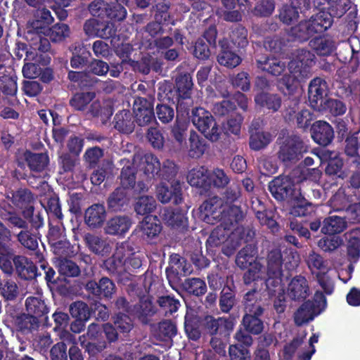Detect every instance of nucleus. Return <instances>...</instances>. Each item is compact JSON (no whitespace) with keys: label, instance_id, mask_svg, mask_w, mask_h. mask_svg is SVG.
Masks as SVG:
<instances>
[{"label":"nucleus","instance_id":"obj_1","mask_svg":"<svg viewBox=\"0 0 360 360\" xmlns=\"http://www.w3.org/2000/svg\"><path fill=\"white\" fill-rule=\"evenodd\" d=\"M276 143L277 158L285 166L296 164L309 151L308 141L298 133H288L283 137L279 136Z\"/></svg>","mask_w":360,"mask_h":360},{"label":"nucleus","instance_id":"obj_2","mask_svg":"<svg viewBox=\"0 0 360 360\" xmlns=\"http://www.w3.org/2000/svg\"><path fill=\"white\" fill-rule=\"evenodd\" d=\"M244 314L240 326L253 335H259L264 330L262 316L264 308L261 303L259 292L256 289L248 291L243 296Z\"/></svg>","mask_w":360,"mask_h":360},{"label":"nucleus","instance_id":"obj_3","mask_svg":"<svg viewBox=\"0 0 360 360\" xmlns=\"http://www.w3.org/2000/svg\"><path fill=\"white\" fill-rule=\"evenodd\" d=\"M190 117L193 125L205 139L212 142L219 139L221 130L211 112L203 108L195 107L192 109Z\"/></svg>","mask_w":360,"mask_h":360},{"label":"nucleus","instance_id":"obj_4","mask_svg":"<svg viewBox=\"0 0 360 360\" xmlns=\"http://www.w3.org/2000/svg\"><path fill=\"white\" fill-rule=\"evenodd\" d=\"M283 254L280 249L274 248L270 250L266 257V276L265 281L269 295H273L280 288L283 281Z\"/></svg>","mask_w":360,"mask_h":360},{"label":"nucleus","instance_id":"obj_5","mask_svg":"<svg viewBox=\"0 0 360 360\" xmlns=\"http://www.w3.org/2000/svg\"><path fill=\"white\" fill-rule=\"evenodd\" d=\"M268 188L272 197L278 202H290L296 195H300V188H297L294 179L290 176L279 175L269 182Z\"/></svg>","mask_w":360,"mask_h":360},{"label":"nucleus","instance_id":"obj_6","mask_svg":"<svg viewBox=\"0 0 360 360\" xmlns=\"http://www.w3.org/2000/svg\"><path fill=\"white\" fill-rule=\"evenodd\" d=\"M236 325L233 317H218L215 318L212 315L205 316L201 321V326L204 332L211 336L224 337L228 339L233 332Z\"/></svg>","mask_w":360,"mask_h":360},{"label":"nucleus","instance_id":"obj_7","mask_svg":"<svg viewBox=\"0 0 360 360\" xmlns=\"http://www.w3.org/2000/svg\"><path fill=\"white\" fill-rule=\"evenodd\" d=\"M321 304L323 307L326 305V298L323 292H316L314 295V301L309 300L304 302L294 313L295 324L297 326H302L312 321L323 310L320 308Z\"/></svg>","mask_w":360,"mask_h":360},{"label":"nucleus","instance_id":"obj_8","mask_svg":"<svg viewBox=\"0 0 360 360\" xmlns=\"http://www.w3.org/2000/svg\"><path fill=\"white\" fill-rule=\"evenodd\" d=\"M315 56L307 49H298L295 57L289 62L288 69L300 82H304L311 76V67L315 63Z\"/></svg>","mask_w":360,"mask_h":360},{"label":"nucleus","instance_id":"obj_9","mask_svg":"<svg viewBox=\"0 0 360 360\" xmlns=\"http://www.w3.org/2000/svg\"><path fill=\"white\" fill-rule=\"evenodd\" d=\"M193 271L191 264L179 254L173 253L169 257V266L166 268L165 273L170 285L178 284L181 277L186 276Z\"/></svg>","mask_w":360,"mask_h":360},{"label":"nucleus","instance_id":"obj_10","mask_svg":"<svg viewBox=\"0 0 360 360\" xmlns=\"http://www.w3.org/2000/svg\"><path fill=\"white\" fill-rule=\"evenodd\" d=\"M328 86L326 80L316 77L312 79L308 86V101L315 110L322 111L323 105L327 99Z\"/></svg>","mask_w":360,"mask_h":360},{"label":"nucleus","instance_id":"obj_11","mask_svg":"<svg viewBox=\"0 0 360 360\" xmlns=\"http://www.w3.org/2000/svg\"><path fill=\"white\" fill-rule=\"evenodd\" d=\"M136 123L140 127L148 125L155 121V115L152 101L143 97H136L133 105Z\"/></svg>","mask_w":360,"mask_h":360},{"label":"nucleus","instance_id":"obj_12","mask_svg":"<svg viewBox=\"0 0 360 360\" xmlns=\"http://www.w3.org/2000/svg\"><path fill=\"white\" fill-rule=\"evenodd\" d=\"M120 186L117 188H123L129 193L133 191L134 194H140L147 192L148 188L143 181L136 182V169L133 166H124L122 167L119 176Z\"/></svg>","mask_w":360,"mask_h":360},{"label":"nucleus","instance_id":"obj_13","mask_svg":"<svg viewBox=\"0 0 360 360\" xmlns=\"http://www.w3.org/2000/svg\"><path fill=\"white\" fill-rule=\"evenodd\" d=\"M84 288L93 298L98 300L103 298L111 299L116 292V286L114 282L105 276L99 279L98 282L94 280L87 281Z\"/></svg>","mask_w":360,"mask_h":360},{"label":"nucleus","instance_id":"obj_14","mask_svg":"<svg viewBox=\"0 0 360 360\" xmlns=\"http://www.w3.org/2000/svg\"><path fill=\"white\" fill-rule=\"evenodd\" d=\"M11 202L21 210L23 217H32L35 198L32 192L27 188H20L12 192Z\"/></svg>","mask_w":360,"mask_h":360},{"label":"nucleus","instance_id":"obj_15","mask_svg":"<svg viewBox=\"0 0 360 360\" xmlns=\"http://www.w3.org/2000/svg\"><path fill=\"white\" fill-rule=\"evenodd\" d=\"M157 197L162 203L170 202L174 205L181 203L183 198L180 181L174 180L169 184L162 183L157 188Z\"/></svg>","mask_w":360,"mask_h":360},{"label":"nucleus","instance_id":"obj_16","mask_svg":"<svg viewBox=\"0 0 360 360\" xmlns=\"http://www.w3.org/2000/svg\"><path fill=\"white\" fill-rule=\"evenodd\" d=\"M131 313L143 325H148L151 318L158 313V308L150 296H143L131 309Z\"/></svg>","mask_w":360,"mask_h":360},{"label":"nucleus","instance_id":"obj_17","mask_svg":"<svg viewBox=\"0 0 360 360\" xmlns=\"http://www.w3.org/2000/svg\"><path fill=\"white\" fill-rule=\"evenodd\" d=\"M13 263L16 275L22 280L31 281L41 276V273L38 272L37 265L25 256H14Z\"/></svg>","mask_w":360,"mask_h":360},{"label":"nucleus","instance_id":"obj_18","mask_svg":"<svg viewBox=\"0 0 360 360\" xmlns=\"http://www.w3.org/2000/svg\"><path fill=\"white\" fill-rule=\"evenodd\" d=\"M163 221L174 229L184 231L188 229L186 213L179 208L166 207L160 214Z\"/></svg>","mask_w":360,"mask_h":360},{"label":"nucleus","instance_id":"obj_19","mask_svg":"<svg viewBox=\"0 0 360 360\" xmlns=\"http://www.w3.org/2000/svg\"><path fill=\"white\" fill-rule=\"evenodd\" d=\"M310 132L313 141L321 146H328L334 139L333 128L326 121L318 120L314 122Z\"/></svg>","mask_w":360,"mask_h":360},{"label":"nucleus","instance_id":"obj_20","mask_svg":"<svg viewBox=\"0 0 360 360\" xmlns=\"http://www.w3.org/2000/svg\"><path fill=\"white\" fill-rule=\"evenodd\" d=\"M331 4L332 6L328 5V7L323 6V5L318 6L321 11L316 15H312L311 18L307 20L314 34L323 33L332 26L333 22L332 15L328 12L322 11L333 7V1H331ZM314 6L317 7L316 5L314 4Z\"/></svg>","mask_w":360,"mask_h":360},{"label":"nucleus","instance_id":"obj_21","mask_svg":"<svg viewBox=\"0 0 360 360\" xmlns=\"http://www.w3.org/2000/svg\"><path fill=\"white\" fill-rule=\"evenodd\" d=\"M219 46L220 50L217 56V61L221 65L233 68L240 65L242 60L241 58L232 50L228 39H220Z\"/></svg>","mask_w":360,"mask_h":360},{"label":"nucleus","instance_id":"obj_22","mask_svg":"<svg viewBox=\"0 0 360 360\" xmlns=\"http://www.w3.org/2000/svg\"><path fill=\"white\" fill-rule=\"evenodd\" d=\"M129 63L135 71L143 75L149 74L151 70L155 72H160L164 65L162 59L149 53L143 56L139 60H129Z\"/></svg>","mask_w":360,"mask_h":360},{"label":"nucleus","instance_id":"obj_23","mask_svg":"<svg viewBox=\"0 0 360 360\" xmlns=\"http://www.w3.org/2000/svg\"><path fill=\"white\" fill-rule=\"evenodd\" d=\"M309 294V286L304 276L299 275L292 278L287 288V295L291 300L303 301Z\"/></svg>","mask_w":360,"mask_h":360},{"label":"nucleus","instance_id":"obj_24","mask_svg":"<svg viewBox=\"0 0 360 360\" xmlns=\"http://www.w3.org/2000/svg\"><path fill=\"white\" fill-rule=\"evenodd\" d=\"M130 202L129 193L122 188H116L106 200L109 212H119L127 210Z\"/></svg>","mask_w":360,"mask_h":360},{"label":"nucleus","instance_id":"obj_25","mask_svg":"<svg viewBox=\"0 0 360 360\" xmlns=\"http://www.w3.org/2000/svg\"><path fill=\"white\" fill-rule=\"evenodd\" d=\"M222 210L221 204L216 197L206 200L200 206V214L203 220L211 224L219 221Z\"/></svg>","mask_w":360,"mask_h":360},{"label":"nucleus","instance_id":"obj_26","mask_svg":"<svg viewBox=\"0 0 360 360\" xmlns=\"http://www.w3.org/2000/svg\"><path fill=\"white\" fill-rule=\"evenodd\" d=\"M85 245L93 253L98 256H106L111 251V246L107 240L101 236L86 233L83 236Z\"/></svg>","mask_w":360,"mask_h":360},{"label":"nucleus","instance_id":"obj_27","mask_svg":"<svg viewBox=\"0 0 360 360\" xmlns=\"http://www.w3.org/2000/svg\"><path fill=\"white\" fill-rule=\"evenodd\" d=\"M153 44L166 61L174 63L179 60V51L176 48H171L174 45V39L170 36L154 40Z\"/></svg>","mask_w":360,"mask_h":360},{"label":"nucleus","instance_id":"obj_28","mask_svg":"<svg viewBox=\"0 0 360 360\" xmlns=\"http://www.w3.org/2000/svg\"><path fill=\"white\" fill-rule=\"evenodd\" d=\"M134 113L129 110H119L114 116L112 124L114 128L123 134H130L135 129Z\"/></svg>","mask_w":360,"mask_h":360},{"label":"nucleus","instance_id":"obj_29","mask_svg":"<svg viewBox=\"0 0 360 360\" xmlns=\"http://www.w3.org/2000/svg\"><path fill=\"white\" fill-rule=\"evenodd\" d=\"M132 225L131 218L127 215H118L110 218L106 223L105 233L112 236H123Z\"/></svg>","mask_w":360,"mask_h":360},{"label":"nucleus","instance_id":"obj_30","mask_svg":"<svg viewBox=\"0 0 360 360\" xmlns=\"http://www.w3.org/2000/svg\"><path fill=\"white\" fill-rule=\"evenodd\" d=\"M106 218V210L103 204L94 203L84 212V222L91 229L102 226Z\"/></svg>","mask_w":360,"mask_h":360},{"label":"nucleus","instance_id":"obj_31","mask_svg":"<svg viewBox=\"0 0 360 360\" xmlns=\"http://www.w3.org/2000/svg\"><path fill=\"white\" fill-rule=\"evenodd\" d=\"M289 203L291 204L289 213L295 217L310 216L316 210L315 205L307 200L301 191L300 195H296V197Z\"/></svg>","mask_w":360,"mask_h":360},{"label":"nucleus","instance_id":"obj_32","mask_svg":"<svg viewBox=\"0 0 360 360\" xmlns=\"http://www.w3.org/2000/svg\"><path fill=\"white\" fill-rule=\"evenodd\" d=\"M188 184L207 191L211 188V180L208 170L203 166H198L191 169L187 175Z\"/></svg>","mask_w":360,"mask_h":360},{"label":"nucleus","instance_id":"obj_33","mask_svg":"<svg viewBox=\"0 0 360 360\" xmlns=\"http://www.w3.org/2000/svg\"><path fill=\"white\" fill-rule=\"evenodd\" d=\"M256 63L257 68L275 77L281 75L286 68L285 63L275 57L262 56Z\"/></svg>","mask_w":360,"mask_h":360},{"label":"nucleus","instance_id":"obj_34","mask_svg":"<svg viewBox=\"0 0 360 360\" xmlns=\"http://www.w3.org/2000/svg\"><path fill=\"white\" fill-rule=\"evenodd\" d=\"M24 159L32 172H41L49 164L47 153H34L26 150L23 153Z\"/></svg>","mask_w":360,"mask_h":360},{"label":"nucleus","instance_id":"obj_35","mask_svg":"<svg viewBox=\"0 0 360 360\" xmlns=\"http://www.w3.org/2000/svg\"><path fill=\"white\" fill-rule=\"evenodd\" d=\"M258 253L255 243H249L243 247L236 255V264L241 269H245L257 263L256 261Z\"/></svg>","mask_w":360,"mask_h":360},{"label":"nucleus","instance_id":"obj_36","mask_svg":"<svg viewBox=\"0 0 360 360\" xmlns=\"http://www.w3.org/2000/svg\"><path fill=\"white\" fill-rule=\"evenodd\" d=\"M309 45L319 56H330L336 49V43L332 37H316L309 41Z\"/></svg>","mask_w":360,"mask_h":360},{"label":"nucleus","instance_id":"obj_37","mask_svg":"<svg viewBox=\"0 0 360 360\" xmlns=\"http://www.w3.org/2000/svg\"><path fill=\"white\" fill-rule=\"evenodd\" d=\"M208 146L205 139L195 131L191 130L190 131L188 147V155L190 158L194 159L201 158L208 148Z\"/></svg>","mask_w":360,"mask_h":360},{"label":"nucleus","instance_id":"obj_38","mask_svg":"<svg viewBox=\"0 0 360 360\" xmlns=\"http://www.w3.org/2000/svg\"><path fill=\"white\" fill-rule=\"evenodd\" d=\"M142 237L146 240L157 238L162 231V226L156 216H146L140 225Z\"/></svg>","mask_w":360,"mask_h":360},{"label":"nucleus","instance_id":"obj_39","mask_svg":"<svg viewBox=\"0 0 360 360\" xmlns=\"http://www.w3.org/2000/svg\"><path fill=\"white\" fill-rule=\"evenodd\" d=\"M174 85L179 97L184 100L191 98L193 82L191 73L179 72L174 79Z\"/></svg>","mask_w":360,"mask_h":360},{"label":"nucleus","instance_id":"obj_40","mask_svg":"<svg viewBox=\"0 0 360 360\" xmlns=\"http://www.w3.org/2000/svg\"><path fill=\"white\" fill-rule=\"evenodd\" d=\"M39 320L37 316L27 314H20L14 319V324L17 330L22 334H28L34 330H38L39 327Z\"/></svg>","mask_w":360,"mask_h":360},{"label":"nucleus","instance_id":"obj_41","mask_svg":"<svg viewBox=\"0 0 360 360\" xmlns=\"http://www.w3.org/2000/svg\"><path fill=\"white\" fill-rule=\"evenodd\" d=\"M255 102L257 105L276 112L280 109L282 100L278 94L261 92L255 96Z\"/></svg>","mask_w":360,"mask_h":360},{"label":"nucleus","instance_id":"obj_42","mask_svg":"<svg viewBox=\"0 0 360 360\" xmlns=\"http://www.w3.org/2000/svg\"><path fill=\"white\" fill-rule=\"evenodd\" d=\"M156 303L159 307L158 308V313L166 317L173 315L181 307L179 300L172 295L158 297Z\"/></svg>","mask_w":360,"mask_h":360},{"label":"nucleus","instance_id":"obj_43","mask_svg":"<svg viewBox=\"0 0 360 360\" xmlns=\"http://www.w3.org/2000/svg\"><path fill=\"white\" fill-rule=\"evenodd\" d=\"M230 230L226 225L220 222L211 232L206 240L207 251H213L212 248L223 245L228 238Z\"/></svg>","mask_w":360,"mask_h":360},{"label":"nucleus","instance_id":"obj_44","mask_svg":"<svg viewBox=\"0 0 360 360\" xmlns=\"http://www.w3.org/2000/svg\"><path fill=\"white\" fill-rule=\"evenodd\" d=\"M346 228L347 221L345 217L333 215L324 219L320 232L335 236V234L344 231Z\"/></svg>","mask_w":360,"mask_h":360},{"label":"nucleus","instance_id":"obj_45","mask_svg":"<svg viewBox=\"0 0 360 360\" xmlns=\"http://www.w3.org/2000/svg\"><path fill=\"white\" fill-rule=\"evenodd\" d=\"M236 304V291L233 283L222 288L219 298V307L223 313H229Z\"/></svg>","mask_w":360,"mask_h":360},{"label":"nucleus","instance_id":"obj_46","mask_svg":"<svg viewBox=\"0 0 360 360\" xmlns=\"http://www.w3.org/2000/svg\"><path fill=\"white\" fill-rule=\"evenodd\" d=\"M243 219V214L240 207L230 205L226 210L223 209L219 221L231 229L241 221Z\"/></svg>","mask_w":360,"mask_h":360},{"label":"nucleus","instance_id":"obj_47","mask_svg":"<svg viewBox=\"0 0 360 360\" xmlns=\"http://www.w3.org/2000/svg\"><path fill=\"white\" fill-rule=\"evenodd\" d=\"M18 241L25 248L36 250L39 247V233L32 229L21 230L17 235Z\"/></svg>","mask_w":360,"mask_h":360},{"label":"nucleus","instance_id":"obj_48","mask_svg":"<svg viewBox=\"0 0 360 360\" xmlns=\"http://www.w3.org/2000/svg\"><path fill=\"white\" fill-rule=\"evenodd\" d=\"M91 53L84 46L75 45L70 58V66L74 69H80L86 66L89 62Z\"/></svg>","mask_w":360,"mask_h":360},{"label":"nucleus","instance_id":"obj_49","mask_svg":"<svg viewBox=\"0 0 360 360\" xmlns=\"http://www.w3.org/2000/svg\"><path fill=\"white\" fill-rule=\"evenodd\" d=\"M26 310L37 319L45 316L49 312V307L45 301L37 297H28L25 300Z\"/></svg>","mask_w":360,"mask_h":360},{"label":"nucleus","instance_id":"obj_50","mask_svg":"<svg viewBox=\"0 0 360 360\" xmlns=\"http://www.w3.org/2000/svg\"><path fill=\"white\" fill-rule=\"evenodd\" d=\"M182 288L187 293L197 297L203 295L207 292L205 281L199 278H188L181 284Z\"/></svg>","mask_w":360,"mask_h":360},{"label":"nucleus","instance_id":"obj_51","mask_svg":"<svg viewBox=\"0 0 360 360\" xmlns=\"http://www.w3.org/2000/svg\"><path fill=\"white\" fill-rule=\"evenodd\" d=\"M288 42V39L280 35L266 37L264 41V47L271 53L281 54L285 52Z\"/></svg>","mask_w":360,"mask_h":360},{"label":"nucleus","instance_id":"obj_52","mask_svg":"<svg viewBox=\"0 0 360 360\" xmlns=\"http://www.w3.org/2000/svg\"><path fill=\"white\" fill-rule=\"evenodd\" d=\"M156 200L153 196L142 195L137 198L134 210L137 214L149 216L156 208Z\"/></svg>","mask_w":360,"mask_h":360},{"label":"nucleus","instance_id":"obj_53","mask_svg":"<svg viewBox=\"0 0 360 360\" xmlns=\"http://www.w3.org/2000/svg\"><path fill=\"white\" fill-rule=\"evenodd\" d=\"M95 97L94 91L76 93L70 100V105L76 110L83 111Z\"/></svg>","mask_w":360,"mask_h":360},{"label":"nucleus","instance_id":"obj_54","mask_svg":"<svg viewBox=\"0 0 360 360\" xmlns=\"http://www.w3.org/2000/svg\"><path fill=\"white\" fill-rule=\"evenodd\" d=\"M271 134L269 132L255 131L251 132L249 146L250 148L255 151L260 150L266 148L271 142Z\"/></svg>","mask_w":360,"mask_h":360},{"label":"nucleus","instance_id":"obj_55","mask_svg":"<svg viewBox=\"0 0 360 360\" xmlns=\"http://www.w3.org/2000/svg\"><path fill=\"white\" fill-rule=\"evenodd\" d=\"M143 159V170L144 174L149 178L158 177L161 165L158 158L151 153H147L144 155Z\"/></svg>","mask_w":360,"mask_h":360},{"label":"nucleus","instance_id":"obj_56","mask_svg":"<svg viewBox=\"0 0 360 360\" xmlns=\"http://www.w3.org/2000/svg\"><path fill=\"white\" fill-rule=\"evenodd\" d=\"M290 32L294 39L299 42L307 41L314 34L307 20L300 22Z\"/></svg>","mask_w":360,"mask_h":360},{"label":"nucleus","instance_id":"obj_57","mask_svg":"<svg viewBox=\"0 0 360 360\" xmlns=\"http://www.w3.org/2000/svg\"><path fill=\"white\" fill-rule=\"evenodd\" d=\"M70 34V27L67 24L58 22L49 29L47 35L52 42L57 43L64 41Z\"/></svg>","mask_w":360,"mask_h":360},{"label":"nucleus","instance_id":"obj_58","mask_svg":"<svg viewBox=\"0 0 360 360\" xmlns=\"http://www.w3.org/2000/svg\"><path fill=\"white\" fill-rule=\"evenodd\" d=\"M212 110L216 116L228 117L237 112V108L232 101L224 99L214 103Z\"/></svg>","mask_w":360,"mask_h":360},{"label":"nucleus","instance_id":"obj_59","mask_svg":"<svg viewBox=\"0 0 360 360\" xmlns=\"http://www.w3.org/2000/svg\"><path fill=\"white\" fill-rule=\"evenodd\" d=\"M0 295L5 300H14L18 295V287L16 283L11 278L3 279L0 282Z\"/></svg>","mask_w":360,"mask_h":360},{"label":"nucleus","instance_id":"obj_60","mask_svg":"<svg viewBox=\"0 0 360 360\" xmlns=\"http://www.w3.org/2000/svg\"><path fill=\"white\" fill-rule=\"evenodd\" d=\"M230 39L238 48H245L248 44L247 29L241 25H236L231 30Z\"/></svg>","mask_w":360,"mask_h":360},{"label":"nucleus","instance_id":"obj_61","mask_svg":"<svg viewBox=\"0 0 360 360\" xmlns=\"http://www.w3.org/2000/svg\"><path fill=\"white\" fill-rule=\"evenodd\" d=\"M300 8L296 5H284L280 10L279 19L285 25H291L297 21L299 17Z\"/></svg>","mask_w":360,"mask_h":360},{"label":"nucleus","instance_id":"obj_62","mask_svg":"<svg viewBox=\"0 0 360 360\" xmlns=\"http://www.w3.org/2000/svg\"><path fill=\"white\" fill-rule=\"evenodd\" d=\"M113 324L122 333H129L134 328V321L131 318L122 312L116 314L113 317Z\"/></svg>","mask_w":360,"mask_h":360},{"label":"nucleus","instance_id":"obj_63","mask_svg":"<svg viewBox=\"0 0 360 360\" xmlns=\"http://www.w3.org/2000/svg\"><path fill=\"white\" fill-rule=\"evenodd\" d=\"M69 311L74 319L89 320L91 311L86 303L82 301H76L70 305Z\"/></svg>","mask_w":360,"mask_h":360},{"label":"nucleus","instance_id":"obj_64","mask_svg":"<svg viewBox=\"0 0 360 360\" xmlns=\"http://www.w3.org/2000/svg\"><path fill=\"white\" fill-rule=\"evenodd\" d=\"M229 354L230 360H251L250 349L241 344L230 345Z\"/></svg>","mask_w":360,"mask_h":360}]
</instances>
